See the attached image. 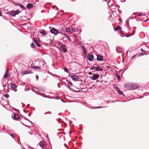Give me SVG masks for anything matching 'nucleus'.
Masks as SVG:
<instances>
[{"instance_id": "1", "label": "nucleus", "mask_w": 149, "mask_h": 149, "mask_svg": "<svg viewBox=\"0 0 149 149\" xmlns=\"http://www.w3.org/2000/svg\"><path fill=\"white\" fill-rule=\"evenodd\" d=\"M125 88L128 90H133L138 87V86L135 84L127 83L124 85Z\"/></svg>"}, {"instance_id": "2", "label": "nucleus", "mask_w": 149, "mask_h": 149, "mask_svg": "<svg viewBox=\"0 0 149 149\" xmlns=\"http://www.w3.org/2000/svg\"><path fill=\"white\" fill-rule=\"evenodd\" d=\"M100 75L98 74H92V75L90 76V78L93 80H95L97 79L99 77Z\"/></svg>"}, {"instance_id": "3", "label": "nucleus", "mask_w": 149, "mask_h": 149, "mask_svg": "<svg viewBox=\"0 0 149 149\" xmlns=\"http://www.w3.org/2000/svg\"><path fill=\"white\" fill-rule=\"evenodd\" d=\"M50 32L53 34L56 35L59 33V31L57 29L53 28L50 30Z\"/></svg>"}, {"instance_id": "4", "label": "nucleus", "mask_w": 149, "mask_h": 149, "mask_svg": "<svg viewBox=\"0 0 149 149\" xmlns=\"http://www.w3.org/2000/svg\"><path fill=\"white\" fill-rule=\"evenodd\" d=\"M66 32L70 33H72L73 32H75V29L73 28H67L66 29Z\"/></svg>"}, {"instance_id": "5", "label": "nucleus", "mask_w": 149, "mask_h": 149, "mask_svg": "<svg viewBox=\"0 0 149 149\" xmlns=\"http://www.w3.org/2000/svg\"><path fill=\"white\" fill-rule=\"evenodd\" d=\"M38 64L39 65V67H40V69L43 68H45V63L43 60H41L40 61H39Z\"/></svg>"}, {"instance_id": "6", "label": "nucleus", "mask_w": 149, "mask_h": 149, "mask_svg": "<svg viewBox=\"0 0 149 149\" xmlns=\"http://www.w3.org/2000/svg\"><path fill=\"white\" fill-rule=\"evenodd\" d=\"M61 47L63 50V53H65L66 52H67L66 47L65 45L61 44Z\"/></svg>"}, {"instance_id": "7", "label": "nucleus", "mask_w": 149, "mask_h": 149, "mask_svg": "<svg viewBox=\"0 0 149 149\" xmlns=\"http://www.w3.org/2000/svg\"><path fill=\"white\" fill-rule=\"evenodd\" d=\"M72 80L74 81H78L79 80V77L77 75H74L71 76Z\"/></svg>"}, {"instance_id": "8", "label": "nucleus", "mask_w": 149, "mask_h": 149, "mask_svg": "<svg viewBox=\"0 0 149 149\" xmlns=\"http://www.w3.org/2000/svg\"><path fill=\"white\" fill-rule=\"evenodd\" d=\"M33 72L31 71L30 70H24L22 71V75H24L27 74H30L32 73Z\"/></svg>"}, {"instance_id": "9", "label": "nucleus", "mask_w": 149, "mask_h": 149, "mask_svg": "<svg viewBox=\"0 0 149 149\" xmlns=\"http://www.w3.org/2000/svg\"><path fill=\"white\" fill-rule=\"evenodd\" d=\"M90 69L92 70H94L96 71H102L103 69L101 68H100L99 67H94L93 68H91Z\"/></svg>"}, {"instance_id": "10", "label": "nucleus", "mask_w": 149, "mask_h": 149, "mask_svg": "<svg viewBox=\"0 0 149 149\" xmlns=\"http://www.w3.org/2000/svg\"><path fill=\"white\" fill-rule=\"evenodd\" d=\"M88 60L90 61H92L94 59V56L92 54H89L88 56Z\"/></svg>"}, {"instance_id": "11", "label": "nucleus", "mask_w": 149, "mask_h": 149, "mask_svg": "<svg viewBox=\"0 0 149 149\" xmlns=\"http://www.w3.org/2000/svg\"><path fill=\"white\" fill-rule=\"evenodd\" d=\"M97 60L98 61H102L103 60V56L100 55H97Z\"/></svg>"}, {"instance_id": "12", "label": "nucleus", "mask_w": 149, "mask_h": 149, "mask_svg": "<svg viewBox=\"0 0 149 149\" xmlns=\"http://www.w3.org/2000/svg\"><path fill=\"white\" fill-rule=\"evenodd\" d=\"M39 145L42 149H44V148L46 146V143L44 141H42L40 142Z\"/></svg>"}, {"instance_id": "13", "label": "nucleus", "mask_w": 149, "mask_h": 149, "mask_svg": "<svg viewBox=\"0 0 149 149\" xmlns=\"http://www.w3.org/2000/svg\"><path fill=\"white\" fill-rule=\"evenodd\" d=\"M19 10H17L16 11H12L11 12V15L13 16H15L16 15H17L19 13Z\"/></svg>"}, {"instance_id": "14", "label": "nucleus", "mask_w": 149, "mask_h": 149, "mask_svg": "<svg viewBox=\"0 0 149 149\" xmlns=\"http://www.w3.org/2000/svg\"><path fill=\"white\" fill-rule=\"evenodd\" d=\"M17 86L16 85L13 84H10V87L11 88V90H14L15 91H17L16 89H15V88H16Z\"/></svg>"}, {"instance_id": "15", "label": "nucleus", "mask_w": 149, "mask_h": 149, "mask_svg": "<svg viewBox=\"0 0 149 149\" xmlns=\"http://www.w3.org/2000/svg\"><path fill=\"white\" fill-rule=\"evenodd\" d=\"M123 51V48L121 47H117L116 48V51L118 53H121Z\"/></svg>"}, {"instance_id": "16", "label": "nucleus", "mask_w": 149, "mask_h": 149, "mask_svg": "<svg viewBox=\"0 0 149 149\" xmlns=\"http://www.w3.org/2000/svg\"><path fill=\"white\" fill-rule=\"evenodd\" d=\"M19 115L17 113H15L14 114V115L13 117H12L13 118L16 120L18 119L19 118Z\"/></svg>"}, {"instance_id": "17", "label": "nucleus", "mask_w": 149, "mask_h": 149, "mask_svg": "<svg viewBox=\"0 0 149 149\" xmlns=\"http://www.w3.org/2000/svg\"><path fill=\"white\" fill-rule=\"evenodd\" d=\"M10 75V73L8 72V70L7 69L6 71L5 74L3 76L4 78H7Z\"/></svg>"}, {"instance_id": "18", "label": "nucleus", "mask_w": 149, "mask_h": 149, "mask_svg": "<svg viewBox=\"0 0 149 149\" xmlns=\"http://www.w3.org/2000/svg\"><path fill=\"white\" fill-rule=\"evenodd\" d=\"M114 29L115 31H117L118 29H119L120 30V32L122 33V31H121V27L119 26H117V27Z\"/></svg>"}, {"instance_id": "19", "label": "nucleus", "mask_w": 149, "mask_h": 149, "mask_svg": "<svg viewBox=\"0 0 149 149\" xmlns=\"http://www.w3.org/2000/svg\"><path fill=\"white\" fill-rule=\"evenodd\" d=\"M27 8L29 9L30 8H33V4L32 3H29L27 5Z\"/></svg>"}, {"instance_id": "20", "label": "nucleus", "mask_w": 149, "mask_h": 149, "mask_svg": "<svg viewBox=\"0 0 149 149\" xmlns=\"http://www.w3.org/2000/svg\"><path fill=\"white\" fill-rule=\"evenodd\" d=\"M31 68H32L34 69L35 70H36L37 69H40V67H39L38 66H35L34 65H32Z\"/></svg>"}, {"instance_id": "21", "label": "nucleus", "mask_w": 149, "mask_h": 149, "mask_svg": "<svg viewBox=\"0 0 149 149\" xmlns=\"http://www.w3.org/2000/svg\"><path fill=\"white\" fill-rule=\"evenodd\" d=\"M17 5H18L19 6H20L21 8H24V9H25V8L24 6H23V5H22L21 3H17Z\"/></svg>"}, {"instance_id": "22", "label": "nucleus", "mask_w": 149, "mask_h": 149, "mask_svg": "<svg viewBox=\"0 0 149 149\" xmlns=\"http://www.w3.org/2000/svg\"><path fill=\"white\" fill-rule=\"evenodd\" d=\"M40 33H41L42 35H45L46 34V33L45 31L44 30H42L40 32Z\"/></svg>"}, {"instance_id": "23", "label": "nucleus", "mask_w": 149, "mask_h": 149, "mask_svg": "<svg viewBox=\"0 0 149 149\" xmlns=\"http://www.w3.org/2000/svg\"><path fill=\"white\" fill-rule=\"evenodd\" d=\"M64 36L66 38H67V39H68V40L70 41H71V39L70 38L67 36V35L66 34H63Z\"/></svg>"}, {"instance_id": "24", "label": "nucleus", "mask_w": 149, "mask_h": 149, "mask_svg": "<svg viewBox=\"0 0 149 149\" xmlns=\"http://www.w3.org/2000/svg\"><path fill=\"white\" fill-rule=\"evenodd\" d=\"M31 47L33 48H35V45L34 44L32 43L31 44Z\"/></svg>"}, {"instance_id": "25", "label": "nucleus", "mask_w": 149, "mask_h": 149, "mask_svg": "<svg viewBox=\"0 0 149 149\" xmlns=\"http://www.w3.org/2000/svg\"><path fill=\"white\" fill-rule=\"evenodd\" d=\"M107 107V106L106 107H96V108H95L94 109H99V108H105L106 107Z\"/></svg>"}, {"instance_id": "26", "label": "nucleus", "mask_w": 149, "mask_h": 149, "mask_svg": "<svg viewBox=\"0 0 149 149\" xmlns=\"http://www.w3.org/2000/svg\"><path fill=\"white\" fill-rule=\"evenodd\" d=\"M10 136L12 137L13 138H14L15 137V135L14 134H10Z\"/></svg>"}, {"instance_id": "27", "label": "nucleus", "mask_w": 149, "mask_h": 149, "mask_svg": "<svg viewBox=\"0 0 149 149\" xmlns=\"http://www.w3.org/2000/svg\"><path fill=\"white\" fill-rule=\"evenodd\" d=\"M4 96L6 97V98H8L9 97V95L8 94H6Z\"/></svg>"}, {"instance_id": "28", "label": "nucleus", "mask_w": 149, "mask_h": 149, "mask_svg": "<svg viewBox=\"0 0 149 149\" xmlns=\"http://www.w3.org/2000/svg\"><path fill=\"white\" fill-rule=\"evenodd\" d=\"M68 84L69 85H70L71 87H72V83L70 82L69 81Z\"/></svg>"}, {"instance_id": "29", "label": "nucleus", "mask_w": 149, "mask_h": 149, "mask_svg": "<svg viewBox=\"0 0 149 149\" xmlns=\"http://www.w3.org/2000/svg\"><path fill=\"white\" fill-rule=\"evenodd\" d=\"M35 42H36L37 44V45L38 46V47H40V44H38V43H37L36 42V40L35 41Z\"/></svg>"}, {"instance_id": "30", "label": "nucleus", "mask_w": 149, "mask_h": 149, "mask_svg": "<svg viewBox=\"0 0 149 149\" xmlns=\"http://www.w3.org/2000/svg\"><path fill=\"white\" fill-rule=\"evenodd\" d=\"M118 92L119 93L120 95H121L123 94V93L122 91H120H120H118Z\"/></svg>"}, {"instance_id": "31", "label": "nucleus", "mask_w": 149, "mask_h": 149, "mask_svg": "<svg viewBox=\"0 0 149 149\" xmlns=\"http://www.w3.org/2000/svg\"><path fill=\"white\" fill-rule=\"evenodd\" d=\"M117 78L119 80L120 79V76L118 75H116Z\"/></svg>"}, {"instance_id": "32", "label": "nucleus", "mask_w": 149, "mask_h": 149, "mask_svg": "<svg viewBox=\"0 0 149 149\" xmlns=\"http://www.w3.org/2000/svg\"><path fill=\"white\" fill-rule=\"evenodd\" d=\"M64 70L66 72H69L68 70H67V69L66 68H65L64 69Z\"/></svg>"}, {"instance_id": "33", "label": "nucleus", "mask_w": 149, "mask_h": 149, "mask_svg": "<svg viewBox=\"0 0 149 149\" xmlns=\"http://www.w3.org/2000/svg\"><path fill=\"white\" fill-rule=\"evenodd\" d=\"M51 114V113L49 111L48 112H45L44 113L45 114Z\"/></svg>"}, {"instance_id": "34", "label": "nucleus", "mask_w": 149, "mask_h": 149, "mask_svg": "<svg viewBox=\"0 0 149 149\" xmlns=\"http://www.w3.org/2000/svg\"><path fill=\"white\" fill-rule=\"evenodd\" d=\"M115 89H116V90L118 92V91H120V89H119L117 87H116V88Z\"/></svg>"}, {"instance_id": "35", "label": "nucleus", "mask_w": 149, "mask_h": 149, "mask_svg": "<svg viewBox=\"0 0 149 149\" xmlns=\"http://www.w3.org/2000/svg\"><path fill=\"white\" fill-rule=\"evenodd\" d=\"M83 51H84V54H86V49H84Z\"/></svg>"}, {"instance_id": "36", "label": "nucleus", "mask_w": 149, "mask_h": 149, "mask_svg": "<svg viewBox=\"0 0 149 149\" xmlns=\"http://www.w3.org/2000/svg\"><path fill=\"white\" fill-rule=\"evenodd\" d=\"M60 98V97L59 96H57V97L55 99H59Z\"/></svg>"}, {"instance_id": "37", "label": "nucleus", "mask_w": 149, "mask_h": 149, "mask_svg": "<svg viewBox=\"0 0 149 149\" xmlns=\"http://www.w3.org/2000/svg\"><path fill=\"white\" fill-rule=\"evenodd\" d=\"M140 54L141 55H143L145 54L144 53H141Z\"/></svg>"}, {"instance_id": "38", "label": "nucleus", "mask_w": 149, "mask_h": 149, "mask_svg": "<svg viewBox=\"0 0 149 149\" xmlns=\"http://www.w3.org/2000/svg\"><path fill=\"white\" fill-rule=\"evenodd\" d=\"M36 78L37 79H38V78H39V76L38 75H37L36 76Z\"/></svg>"}, {"instance_id": "39", "label": "nucleus", "mask_w": 149, "mask_h": 149, "mask_svg": "<svg viewBox=\"0 0 149 149\" xmlns=\"http://www.w3.org/2000/svg\"><path fill=\"white\" fill-rule=\"evenodd\" d=\"M94 74L92 73L91 72H90L89 73V75H92V74Z\"/></svg>"}, {"instance_id": "40", "label": "nucleus", "mask_w": 149, "mask_h": 149, "mask_svg": "<svg viewBox=\"0 0 149 149\" xmlns=\"http://www.w3.org/2000/svg\"><path fill=\"white\" fill-rule=\"evenodd\" d=\"M81 47L83 49V50H84V49H85L84 47V46H82Z\"/></svg>"}, {"instance_id": "41", "label": "nucleus", "mask_w": 149, "mask_h": 149, "mask_svg": "<svg viewBox=\"0 0 149 149\" xmlns=\"http://www.w3.org/2000/svg\"><path fill=\"white\" fill-rule=\"evenodd\" d=\"M135 56H135V55H134V56H133L132 57V58H134Z\"/></svg>"}, {"instance_id": "42", "label": "nucleus", "mask_w": 149, "mask_h": 149, "mask_svg": "<svg viewBox=\"0 0 149 149\" xmlns=\"http://www.w3.org/2000/svg\"><path fill=\"white\" fill-rule=\"evenodd\" d=\"M125 36L127 37H130V36L126 35Z\"/></svg>"}, {"instance_id": "43", "label": "nucleus", "mask_w": 149, "mask_h": 149, "mask_svg": "<svg viewBox=\"0 0 149 149\" xmlns=\"http://www.w3.org/2000/svg\"><path fill=\"white\" fill-rule=\"evenodd\" d=\"M142 13H141V14H139V16H141L142 15Z\"/></svg>"}, {"instance_id": "44", "label": "nucleus", "mask_w": 149, "mask_h": 149, "mask_svg": "<svg viewBox=\"0 0 149 149\" xmlns=\"http://www.w3.org/2000/svg\"><path fill=\"white\" fill-rule=\"evenodd\" d=\"M98 81L100 82H102V81H99V80H97V82H98Z\"/></svg>"}, {"instance_id": "45", "label": "nucleus", "mask_w": 149, "mask_h": 149, "mask_svg": "<svg viewBox=\"0 0 149 149\" xmlns=\"http://www.w3.org/2000/svg\"><path fill=\"white\" fill-rule=\"evenodd\" d=\"M56 7V6H53V7H52V8H55Z\"/></svg>"}, {"instance_id": "46", "label": "nucleus", "mask_w": 149, "mask_h": 149, "mask_svg": "<svg viewBox=\"0 0 149 149\" xmlns=\"http://www.w3.org/2000/svg\"><path fill=\"white\" fill-rule=\"evenodd\" d=\"M67 88H70L69 86H68Z\"/></svg>"}, {"instance_id": "47", "label": "nucleus", "mask_w": 149, "mask_h": 149, "mask_svg": "<svg viewBox=\"0 0 149 149\" xmlns=\"http://www.w3.org/2000/svg\"><path fill=\"white\" fill-rule=\"evenodd\" d=\"M1 13L0 12V16H1Z\"/></svg>"}, {"instance_id": "48", "label": "nucleus", "mask_w": 149, "mask_h": 149, "mask_svg": "<svg viewBox=\"0 0 149 149\" xmlns=\"http://www.w3.org/2000/svg\"><path fill=\"white\" fill-rule=\"evenodd\" d=\"M25 126L26 127H29V126H27V125H25Z\"/></svg>"}, {"instance_id": "49", "label": "nucleus", "mask_w": 149, "mask_h": 149, "mask_svg": "<svg viewBox=\"0 0 149 149\" xmlns=\"http://www.w3.org/2000/svg\"><path fill=\"white\" fill-rule=\"evenodd\" d=\"M79 31H80L79 32H81V30H80Z\"/></svg>"}, {"instance_id": "50", "label": "nucleus", "mask_w": 149, "mask_h": 149, "mask_svg": "<svg viewBox=\"0 0 149 149\" xmlns=\"http://www.w3.org/2000/svg\"><path fill=\"white\" fill-rule=\"evenodd\" d=\"M109 3H108V6H109Z\"/></svg>"}, {"instance_id": "51", "label": "nucleus", "mask_w": 149, "mask_h": 149, "mask_svg": "<svg viewBox=\"0 0 149 149\" xmlns=\"http://www.w3.org/2000/svg\"><path fill=\"white\" fill-rule=\"evenodd\" d=\"M31 124H32V122H31Z\"/></svg>"}, {"instance_id": "52", "label": "nucleus", "mask_w": 149, "mask_h": 149, "mask_svg": "<svg viewBox=\"0 0 149 149\" xmlns=\"http://www.w3.org/2000/svg\"><path fill=\"white\" fill-rule=\"evenodd\" d=\"M109 103V102H107V103L108 104Z\"/></svg>"}, {"instance_id": "53", "label": "nucleus", "mask_w": 149, "mask_h": 149, "mask_svg": "<svg viewBox=\"0 0 149 149\" xmlns=\"http://www.w3.org/2000/svg\"><path fill=\"white\" fill-rule=\"evenodd\" d=\"M97 66H99V67H100V66H99L98 65H97Z\"/></svg>"}]
</instances>
